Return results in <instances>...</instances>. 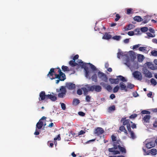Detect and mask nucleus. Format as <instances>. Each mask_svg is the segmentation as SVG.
Instances as JSON below:
<instances>
[{"instance_id": "33", "label": "nucleus", "mask_w": 157, "mask_h": 157, "mask_svg": "<svg viewBox=\"0 0 157 157\" xmlns=\"http://www.w3.org/2000/svg\"><path fill=\"white\" fill-rule=\"evenodd\" d=\"M61 68L63 71L64 72L66 71H70L68 67L66 66L63 65L62 66Z\"/></svg>"}, {"instance_id": "35", "label": "nucleus", "mask_w": 157, "mask_h": 157, "mask_svg": "<svg viewBox=\"0 0 157 157\" xmlns=\"http://www.w3.org/2000/svg\"><path fill=\"white\" fill-rule=\"evenodd\" d=\"M146 34H147V36L145 37L146 38H149L150 37H154L155 36V35L154 34L153 35L152 34L150 33H147Z\"/></svg>"}, {"instance_id": "11", "label": "nucleus", "mask_w": 157, "mask_h": 157, "mask_svg": "<svg viewBox=\"0 0 157 157\" xmlns=\"http://www.w3.org/2000/svg\"><path fill=\"white\" fill-rule=\"evenodd\" d=\"M143 71L144 74L146 77L149 78L152 77V75L151 72L147 69H143Z\"/></svg>"}, {"instance_id": "42", "label": "nucleus", "mask_w": 157, "mask_h": 157, "mask_svg": "<svg viewBox=\"0 0 157 157\" xmlns=\"http://www.w3.org/2000/svg\"><path fill=\"white\" fill-rule=\"evenodd\" d=\"M119 89V87L117 85L115 86L113 89V92L114 93L117 92Z\"/></svg>"}, {"instance_id": "39", "label": "nucleus", "mask_w": 157, "mask_h": 157, "mask_svg": "<svg viewBox=\"0 0 157 157\" xmlns=\"http://www.w3.org/2000/svg\"><path fill=\"white\" fill-rule=\"evenodd\" d=\"M134 85L131 83H128L127 88L130 89H132L134 87Z\"/></svg>"}, {"instance_id": "31", "label": "nucleus", "mask_w": 157, "mask_h": 157, "mask_svg": "<svg viewBox=\"0 0 157 157\" xmlns=\"http://www.w3.org/2000/svg\"><path fill=\"white\" fill-rule=\"evenodd\" d=\"M137 59L138 61L139 62H141L144 59V56L143 55L139 54L137 56Z\"/></svg>"}, {"instance_id": "4", "label": "nucleus", "mask_w": 157, "mask_h": 157, "mask_svg": "<svg viewBox=\"0 0 157 157\" xmlns=\"http://www.w3.org/2000/svg\"><path fill=\"white\" fill-rule=\"evenodd\" d=\"M117 78L116 79L112 78L109 79V80L111 84H118L119 83V80L123 82H126L127 81V79L122 75H119L117 76Z\"/></svg>"}, {"instance_id": "37", "label": "nucleus", "mask_w": 157, "mask_h": 157, "mask_svg": "<svg viewBox=\"0 0 157 157\" xmlns=\"http://www.w3.org/2000/svg\"><path fill=\"white\" fill-rule=\"evenodd\" d=\"M130 57L132 60L133 61L136 58V56L134 53H130Z\"/></svg>"}, {"instance_id": "28", "label": "nucleus", "mask_w": 157, "mask_h": 157, "mask_svg": "<svg viewBox=\"0 0 157 157\" xmlns=\"http://www.w3.org/2000/svg\"><path fill=\"white\" fill-rule=\"evenodd\" d=\"M69 64L72 67L78 65V63L75 62V60H73L69 61Z\"/></svg>"}, {"instance_id": "61", "label": "nucleus", "mask_w": 157, "mask_h": 157, "mask_svg": "<svg viewBox=\"0 0 157 157\" xmlns=\"http://www.w3.org/2000/svg\"><path fill=\"white\" fill-rule=\"evenodd\" d=\"M78 114L82 116H84L85 115V113L82 112H78Z\"/></svg>"}, {"instance_id": "10", "label": "nucleus", "mask_w": 157, "mask_h": 157, "mask_svg": "<svg viewBox=\"0 0 157 157\" xmlns=\"http://www.w3.org/2000/svg\"><path fill=\"white\" fill-rule=\"evenodd\" d=\"M66 87L68 89L72 90L75 89V85L71 82H67L66 84Z\"/></svg>"}, {"instance_id": "57", "label": "nucleus", "mask_w": 157, "mask_h": 157, "mask_svg": "<svg viewBox=\"0 0 157 157\" xmlns=\"http://www.w3.org/2000/svg\"><path fill=\"white\" fill-rule=\"evenodd\" d=\"M111 139L113 141H116V137L113 135H112L111 136Z\"/></svg>"}, {"instance_id": "43", "label": "nucleus", "mask_w": 157, "mask_h": 157, "mask_svg": "<svg viewBox=\"0 0 157 157\" xmlns=\"http://www.w3.org/2000/svg\"><path fill=\"white\" fill-rule=\"evenodd\" d=\"M151 83L154 85V86H155L157 84V82L153 78H152L151 79Z\"/></svg>"}, {"instance_id": "9", "label": "nucleus", "mask_w": 157, "mask_h": 157, "mask_svg": "<svg viewBox=\"0 0 157 157\" xmlns=\"http://www.w3.org/2000/svg\"><path fill=\"white\" fill-rule=\"evenodd\" d=\"M39 96V100L40 101L44 100H47V95L45 94V92L44 91H42L40 93Z\"/></svg>"}, {"instance_id": "34", "label": "nucleus", "mask_w": 157, "mask_h": 157, "mask_svg": "<svg viewBox=\"0 0 157 157\" xmlns=\"http://www.w3.org/2000/svg\"><path fill=\"white\" fill-rule=\"evenodd\" d=\"M81 89L83 91V94L85 95H86L88 94V90L85 87H82L81 88Z\"/></svg>"}, {"instance_id": "19", "label": "nucleus", "mask_w": 157, "mask_h": 157, "mask_svg": "<svg viewBox=\"0 0 157 157\" xmlns=\"http://www.w3.org/2000/svg\"><path fill=\"white\" fill-rule=\"evenodd\" d=\"M146 63L148 67L151 69L154 70L155 69V67L154 66V65L152 63L147 62Z\"/></svg>"}, {"instance_id": "47", "label": "nucleus", "mask_w": 157, "mask_h": 157, "mask_svg": "<svg viewBox=\"0 0 157 157\" xmlns=\"http://www.w3.org/2000/svg\"><path fill=\"white\" fill-rule=\"evenodd\" d=\"M135 32H136V33H135V34L136 35L140 34H141L140 30L138 29H135Z\"/></svg>"}, {"instance_id": "48", "label": "nucleus", "mask_w": 157, "mask_h": 157, "mask_svg": "<svg viewBox=\"0 0 157 157\" xmlns=\"http://www.w3.org/2000/svg\"><path fill=\"white\" fill-rule=\"evenodd\" d=\"M121 17L118 14H117L116 15V18L115 19V21H117L120 19Z\"/></svg>"}, {"instance_id": "58", "label": "nucleus", "mask_w": 157, "mask_h": 157, "mask_svg": "<svg viewBox=\"0 0 157 157\" xmlns=\"http://www.w3.org/2000/svg\"><path fill=\"white\" fill-rule=\"evenodd\" d=\"M128 34L130 36H132L134 34V33L133 31H129L128 32Z\"/></svg>"}, {"instance_id": "53", "label": "nucleus", "mask_w": 157, "mask_h": 157, "mask_svg": "<svg viewBox=\"0 0 157 157\" xmlns=\"http://www.w3.org/2000/svg\"><path fill=\"white\" fill-rule=\"evenodd\" d=\"M130 122L132 124L131 126V128L132 127V129L136 128L137 127L136 124L133 123L132 121H131Z\"/></svg>"}, {"instance_id": "46", "label": "nucleus", "mask_w": 157, "mask_h": 157, "mask_svg": "<svg viewBox=\"0 0 157 157\" xmlns=\"http://www.w3.org/2000/svg\"><path fill=\"white\" fill-rule=\"evenodd\" d=\"M105 88L109 91H111L112 88L110 85H108L106 87H105Z\"/></svg>"}, {"instance_id": "6", "label": "nucleus", "mask_w": 157, "mask_h": 157, "mask_svg": "<svg viewBox=\"0 0 157 157\" xmlns=\"http://www.w3.org/2000/svg\"><path fill=\"white\" fill-rule=\"evenodd\" d=\"M56 91L57 92H59V91L61 93H59L58 94V97L59 98H63L66 94L67 92L65 88L63 86H61L59 90L57 89Z\"/></svg>"}, {"instance_id": "23", "label": "nucleus", "mask_w": 157, "mask_h": 157, "mask_svg": "<svg viewBox=\"0 0 157 157\" xmlns=\"http://www.w3.org/2000/svg\"><path fill=\"white\" fill-rule=\"evenodd\" d=\"M157 153V150L155 149H152L151 150L149 151L148 153H147V155H149V154L152 155H155Z\"/></svg>"}, {"instance_id": "63", "label": "nucleus", "mask_w": 157, "mask_h": 157, "mask_svg": "<svg viewBox=\"0 0 157 157\" xmlns=\"http://www.w3.org/2000/svg\"><path fill=\"white\" fill-rule=\"evenodd\" d=\"M149 31L151 33H155V31L154 29L152 28H150L149 29Z\"/></svg>"}, {"instance_id": "20", "label": "nucleus", "mask_w": 157, "mask_h": 157, "mask_svg": "<svg viewBox=\"0 0 157 157\" xmlns=\"http://www.w3.org/2000/svg\"><path fill=\"white\" fill-rule=\"evenodd\" d=\"M43 122L40 120L36 124V128H37L39 129H41L43 125Z\"/></svg>"}, {"instance_id": "62", "label": "nucleus", "mask_w": 157, "mask_h": 157, "mask_svg": "<svg viewBox=\"0 0 157 157\" xmlns=\"http://www.w3.org/2000/svg\"><path fill=\"white\" fill-rule=\"evenodd\" d=\"M85 132L83 130H81L78 133V135H81L85 133Z\"/></svg>"}, {"instance_id": "59", "label": "nucleus", "mask_w": 157, "mask_h": 157, "mask_svg": "<svg viewBox=\"0 0 157 157\" xmlns=\"http://www.w3.org/2000/svg\"><path fill=\"white\" fill-rule=\"evenodd\" d=\"M140 45V44H139L134 45L133 47V48H132L134 50V49H136L138 48H139V47Z\"/></svg>"}, {"instance_id": "22", "label": "nucleus", "mask_w": 157, "mask_h": 157, "mask_svg": "<svg viewBox=\"0 0 157 157\" xmlns=\"http://www.w3.org/2000/svg\"><path fill=\"white\" fill-rule=\"evenodd\" d=\"M155 144L152 142L147 143L146 144V146L147 148H151L154 146Z\"/></svg>"}, {"instance_id": "5", "label": "nucleus", "mask_w": 157, "mask_h": 157, "mask_svg": "<svg viewBox=\"0 0 157 157\" xmlns=\"http://www.w3.org/2000/svg\"><path fill=\"white\" fill-rule=\"evenodd\" d=\"M86 87L88 89L89 91H95L97 92H101L102 90L101 86L99 85H93L90 86L88 85H86Z\"/></svg>"}, {"instance_id": "40", "label": "nucleus", "mask_w": 157, "mask_h": 157, "mask_svg": "<svg viewBox=\"0 0 157 157\" xmlns=\"http://www.w3.org/2000/svg\"><path fill=\"white\" fill-rule=\"evenodd\" d=\"M121 36H115L112 37V39L117 40H119L121 38Z\"/></svg>"}, {"instance_id": "2", "label": "nucleus", "mask_w": 157, "mask_h": 157, "mask_svg": "<svg viewBox=\"0 0 157 157\" xmlns=\"http://www.w3.org/2000/svg\"><path fill=\"white\" fill-rule=\"evenodd\" d=\"M121 141L120 140L114 142L113 144V147L109 148L108 150L110 152L112 153V154L113 155L120 154V151L118 150H116L119 147V146H121Z\"/></svg>"}, {"instance_id": "41", "label": "nucleus", "mask_w": 157, "mask_h": 157, "mask_svg": "<svg viewBox=\"0 0 157 157\" xmlns=\"http://www.w3.org/2000/svg\"><path fill=\"white\" fill-rule=\"evenodd\" d=\"M148 30V28L147 27H143L140 29V31L142 32H147Z\"/></svg>"}, {"instance_id": "24", "label": "nucleus", "mask_w": 157, "mask_h": 157, "mask_svg": "<svg viewBox=\"0 0 157 157\" xmlns=\"http://www.w3.org/2000/svg\"><path fill=\"white\" fill-rule=\"evenodd\" d=\"M119 130L121 132H124L125 135H127L128 134L127 131L124 125H123L120 126L119 128Z\"/></svg>"}, {"instance_id": "12", "label": "nucleus", "mask_w": 157, "mask_h": 157, "mask_svg": "<svg viewBox=\"0 0 157 157\" xmlns=\"http://www.w3.org/2000/svg\"><path fill=\"white\" fill-rule=\"evenodd\" d=\"M126 117L122 118L121 120V122L123 121V125L124 126L125 125H127V128L128 129V127L129 126L130 128H131V125L129 123L130 120L129 119H125Z\"/></svg>"}, {"instance_id": "32", "label": "nucleus", "mask_w": 157, "mask_h": 157, "mask_svg": "<svg viewBox=\"0 0 157 157\" xmlns=\"http://www.w3.org/2000/svg\"><path fill=\"white\" fill-rule=\"evenodd\" d=\"M115 110V105H113L109 107L108 109V111L109 112H111L113 111H114Z\"/></svg>"}, {"instance_id": "38", "label": "nucleus", "mask_w": 157, "mask_h": 157, "mask_svg": "<svg viewBox=\"0 0 157 157\" xmlns=\"http://www.w3.org/2000/svg\"><path fill=\"white\" fill-rule=\"evenodd\" d=\"M79 103V100L78 99H74L73 101V104L76 105H78Z\"/></svg>"}, {"instance_id": "50", "label": "nucleus", "mask_w": 157, "mask_h": 157, "mask_svg": "<svg viewBox=\"0 0 157 157\" xmlns=\"http://www.w3.org/2000/svg\"><path fill=\"white\" fill-rule=\"evenodd\" d=\"M137 117V115L136 114H133L129 116V118L130 119H134Z\"/></svg>"}, {"instance_id": "14", "label": "nucleus", "mask_w": 157, "mask_h": 157, "mask_svg": "<svg viewBox=\"0 0 157 157\" xmlns=\"http://www.w3.org/2000/svg\"><path fill=\"white\" fill-rule=\"evenodd\" d=\"M54 70L55 69L54 68H51L47 75L52 80L54 79V77H53V75L56 74Z\"/></svg>"}, {"instance_id": "36", "label": "nucleus", "mask_w": 157, "mask_h": 157, "mask_svg": "<svg viewBox=\"0 0 157 157\" xmlns=\"http://www.w3.org/2000/svg\"><path fill=\"white\" fill-rule=\"evenodd\" d=\"M126 63H124V64L127 65L128 67H129L131 66V63L129 59L128 58H127L126 59Z\"/></svg>"}, {"instance_id": "26", "label": "nucleus", "mask_w": 157, "mask_h": 157, "mask_svg": "<svg viewBox=\"0 0 157 157\" xmlns=\"http://www.w3.org/2000/svg\"><path fill=\"white\" fill-rule=\"evenodd\" d=\"M134 27V26L133 25L130 24L125 28V30L127 31L133 29Z\"/></svg>"}, {"instance_id": "60", "label": "nucleus", "mask_w": 157, "mask_h": 157, "mask_svg": "<svg viewBox=\"0 0 157 157\" xmlns=\"http://www.w3.org/2000/svg\"><path fill=\"white\" fill-rule=\"evenodd\" d=\"M79 56L78 55H75L73 58V59L75 61L76 59H78Z\"/></svg>"}, {"instance_id": "52", "label": "nucleus", "mask_w": 157, "mask_h": 157, "mask_svg": "<svg viewBox=\"0 0 157 157\" xmlns=\"http://www.w3.org/2000/svg\"><path fill=\"white\" fill-rule=\"evenodd\" d=\"M133 9L132 8L128 9L127 10V14H130L132 13Z\"/></svg>"}, {"instance_id": "18", "label": "nucleus", "mask_w": 157, "mask_h": 157, "mask_svg": "<svg viewBox=\"0 0 157 157\" xmlns=\"http://www.w3.org/2000/svg\"><path fill=\"white\" fill-rule=\"evenodd\" d=\"M151 118V116L150 115H145L144 116L143 118V120L144 121V122L148 123L149 121V120Z\"/></svg>"}, {"instance_id": "56", "label": "nucleus", "mask_w": 157, "mask_h": 157, "mask_svg": "<svg viewBox=\"0 0 157 157\" xmlns=\"http://www.w3.org/2000/svg\"><path fill=\"white\" fill-rule=\"evenodd\" d=\"M61 106L62 109L63 110H65L66 109V105L63 103H62L61 104Z\"/></svg>"}, {"instance_id": "25", "label": "nucleus", "mask_w": 157, "mask_h": 157, "mask_svg": "<svg viewBox=\"0 0 157 157\" xmlns=\"http://www.w3.org/2000/svg\"><path fill=\"white\" fill-rule=\"evenodd\" d=\"M150 18L151 17L148 16L144 17V19H143V20H144L143 22L144 24L147 23L150 20Z\"/></svg>"}, {"instance_id": "3", "label": "nucleus", "mask_w": 157, "mask_h": 157, "mask_svg": "<svg viewBox=\"0 0 157 157\" xmlns=\"http://www.w3.org/2000/svg\"><path fill=\"white\" fill-rule=\"evenodd\" d=\"M56 69L58 70V72L59 73V74H55V76L54 77V79H58V80H56V83L58 84L60 81H63L65 80L66 79V77L65 74L61 71L59 67H58Z\"/></svg>"}, {"instance_id": "55", "label": "nucleus", "mask_w": 157, "mask_h": 157, "mask_svg": "<svg viewBox=\"0 0 157 157\" xmlns=\"http://www.w3.org/2000/svg\"><path fill=\"white\" fill-rule=\"evenodd\" d=\"M77 93L79 95H81L82 93V90L80 89H78L77 90Z\"/></svg>"}, {"instance_id": "13", "label": "nucleus", "mask_w": 157, "mask_h": 157, "mask_svg": "<svg viewBox=\"0 0 157 157\" xmlns=\"http://www.w3.org/2000/svg\"><path fill=\"white\" fill-rule=\"evenodd\" d=\"M104 132V131L102 128L100 127H98L95 129L94 131V133L96 134L97 136H99L102 134Z\"/></svg>"}, {"instance_id": "27", "label": "nucleus", "mask_w": 157, "mask_h": 157, "mask_svg": "<svg viewBox=\"0 0 157 157\" xmlns=\"http://www.w3.org/2000/svg\"><path fill=\"white\" fill-rule=\"evenodd\" d=\"M134 19L135 21L137 22H141L143 21V19L139 16H136L134 17Z\"/></svg>"}, {"instance_id": "64", "label": "nucleus", "mask_w": 157, "mask_h": 157, "mask_svg": "<svg viewBox=\"0 0 157 157\" xmlns=\"http://www.w3.org/2000/svg\"><path fill=\"white\" fill-rule=\"evenodd\" d=\"M115 98V96L114 94H112L110 95V98L112 99H113V98Z\"/></svg>"}, {"instance_id": "51", "label": "nucleus", "mask_w": 157, "mask_h": 157, "mask_svg": "<svg viewBox=\"0 0 157 157\" xmlns=\"http://www.w3.org/2000/svg\"><path fill=\"white\" fill-rule=\"evenodd\" d=\"M123 53L122 52H119L117 54V57L118 58L120 59L121 56H123Z\"/></svg>"}, {"instance_id": "17", "label": "nucleus", "mask_w": 157, "mask_h": 157, "mask_svg": "<svg viewBox=\"0 0 157 157\" xmlns=\"http://www.w3.org/2000/svg\"><path fill=\"white\" fill-rule=\"evenodd\" d=\"M112 37V35L107 32L105 33L102 38L103 39L109 40L111 39Z\"/></svg>"}, {"instance_id": "16", "label": "nucleus", "mask_w": 157, "mask_h": 157, "mask_svg": "<svg viewBox=\"0 0 157 157\" xmlns=\"http://www.w3.org/2000/svg\"><path fill=\"white\" fill-rule=\"evenodd\" d=\"M47 100L50 99L52 101H55L57 99V97L56 96L52 95L51 94L47 95Z\"/></svg>"}, {"instance_id": "45", "label": "nucleus", "mask_w": 157, "mask_h": 157, "mask_svg": "<svg viewBox=\"0 0 157 157\" xmlns=\"http://www.w3.org/2000/svg\"><path fill=\"white\" fill-rule=\"evenodd\" d=\"M141 113L142 114H150V112L146 110H143L141 112Z\"/></svg>"}, {"instance_id": "7", "label": "nucleus", "mask_w": 157, "mask_h": 157, "mask_svg": "<svg viewBox=\"0 0 157 157\" xmlns=\"http://www.w3.org/2000/svg\"><path fill=\"white\" fill-rule=\"evenodd\" d=\"M98 75L99 78L102 81L105 82H108V77L105 74L99 71L98 72Z\"/></svg>"}, {"instance_id": "29", "label": "nucleus", "mask_w": 157, "mask_h": 157, "mask_svg": "<svg viewBox=\"0 0 157 157\" xmlns=\"http://www.w3.org/2000/svg\"><path fill=\"white\" fill-rule=\"evenodd\" d=\"M91 79L93 81L97 82H98V78L96 74H94L91 77Z\"/></svg>"}, {"instance_id": "15", "label": "nucleus", "mask_w": 157, "mask_h": 157, "mask_svg": "<svg viewBox=\"0 0 157 157\" xmlns=\"http://www.w3.org/2000/svg\"><path fill=\"white\" fill-rule=\"evenodd\" d=\"M128 130L130 133L131 136V138L132 139H134L136 138V136L135 135L134 132L131 130V128L129 126L128 127Z\"/></svg>"}, {"instance_id": "1", "label": "nucleus", "mask_w": 157, "mask_h": 157, "mask_svg": "<svg viewBox=\"0 0 157 157\" xmlns=\"http://www.w3.org/2000/svg\"><path fill=\"white\" fill-rule=\"evenodd\" d=\"M78 63L82 66V68L84 69L85 71L86 76V77H88L89 75L88 68L87 67V64H89L90 68L94 71L96 70V67L92 64L84 63L81 60L79 59L78 60Z\"/></svg>"}, {"instance_id": "44", "label": "nucleus", "mask_w": 157, "mask_h": 157, "mask_svg": "<svg viewBox=\"0 0 157 157\" xmlns=\"http://www.w3.org/2000/svg\"><path fill=\"white\" fill-rule=\"evenodd\" d=\"M151 53L152 55L153 56H157V51L156 50H153L151 52Z\"/></svg>"}, {"instance_id": "8", "label": "nucleus", "mask_w": 157, "mask_h": 157, "mask_svg": "<svg viewBox=\"0 0 157 157\" xmlns=\"http://www.w3.org/2000/svg\"><path fill=\"white\" fill-rule=\"evenodd\" d=\"M132 75L134 77L138 80H141L142 79V76L141 73L138 71H134L132 74Z\"/></svg>"}, {"instance_id": "30", "label": "nucleus", "mask_w": 157, "mask_h": 157, "mask_svg": "<svg viewBox=\"0 0 157 157\" xmlns=\"http://www.w3.org/2000/svg\"><path fill=\"white\" fill-rule=\"evenodd\" d=\"M119 147L118 148L121 152L124 154L126 153V150L124 147H122L121 146H119Z\"/></svg>"}, {"instance_id": "54", "label": "nucleus", "mask_w": 157, "mask_h": 157, "mask_svg": "<svg viewBox=\"0 0 157 157\" xmlns=\"http://www.w3.org/2000/svg\"><path fill=\"white\" fill-rule=\"evenodd\" d=\"M91 99V97L89 95H86V100L88 102H90Z\"/></svg>"}, {"instance_id": "49", "label": "nucleus", "mask_w": 157, "mask_h": 157, "mask_svg": "<svg viewBox=\"0 0 157 157\" xmlns=\"http://www.w3.org/2000/svg\"><path fill=\"white\" fill-rule=\"evenodd\" d=\"M146 47H141L139 48V50L140 51L144 52L146 50Z\"/></svg>"}, {"instance_id": "21", "label": "nucleus", "mask_w": 157, "mask_h": 157, "mask_svg": "<svg viewBox=\"0 0 157 157\" xmlns=\"http://www.w3.org/2000/svg\"><path fill=\"white\" fill-rule=\"evenodd\" d=\"M123 82H120L119 84L121 89V90H124L125 91H127V86Z\"/></svg>"}]
</instances>
